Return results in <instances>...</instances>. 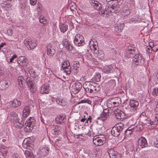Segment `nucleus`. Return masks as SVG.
<instances>
[{"label": "nucleus", "mask_w": 158, "mask_h": 158, "mask_svg": "<svg viewBox=\"0 0 158 158\" xmlns=\"http://www.w3.org/2000/svg\"><path fill=\"white\" fill-rule=\"evenodd\" d=\"M83 87L87 92L91 93H96L101 89L98 84L90 81L85 82L83 84Z\"/></svg>", "instance_id": "nucleus-1"}, {"label": "nucleus", "mask_w": 158, "mask_h": 158, "mask_svg": "<svg viewBox=\"0 0 158 158\" xmlns=\"http://www.w3.org/2000/svg\"><path fill=\"white\" fill-rule=\"evenodd\" d=\"M124 125L121 123L116 124L112 129L111 133L114 137L118 136L122 131Z\"/></svg>", "instance_id": "nucleus-2"}, {"label": "nucleus", "mask_w": 158, "mask_h": 158, "mask_svg": "<svg viewBox=\"0 0 158 158\" xmlns=\"http://www.w3.org/2000/svg\"><path fill=\"white\" fill-rule=\"evenodd\" d=\"M121 102L120 98L115 97L108 99L107 102V105L109 108H113L119 106Z\"/></svg>", "instance_id": "nucleus-3"}, {"label": "nucleus", "mask_w": 158, "mask_h": 158, "mask_svg": "<svg viewBox=\"0 0 158 158\" xmlns=\"http://www.w3.org/2000/svg\"><path fill=\"white\" fill-rule=\"evenodd\" d=\"M24 43L28 49H33L37 46V44L35 40L30 39H26L24 41Z\"/></svg>", "instance_id": "nucleus-4"}, {"label": "nucleus", "mask_w": 158, "mask_h": 158, "mask_svg": "<svg viewBox=\"0 0 158 158\" xmlns=\"http://www.w3.org/2000/svg\"><path fill=\"white\" fill-rule=\"evenodd\" d=\"M84 38L82 36L79 34H77L75 37L73 42L77 46H80L84 44Z\"/></svg>", "instance_id": "nucleus-5"}, {"label": "nucleus", "mask_w": 158, "mask_h": 158, "mask_svg": "<svg viewBox=\"0 0 158 158\" xmlns=\"http://www.w3.org/2000/svg\"><path fill=\"white\" fill-rule=\"evenodd\" d=\"M105 137H100L97 136H94L93 139V143L96 145L100 146L104 144L106 142Z\"/></svg>", "instance_id": "nucleus-6"}, {"label": "nucleus", "mask_w": 158, "mask_h": 158, "mask_svg": "<svg viewBox=\"0 0 158 158\" xmlns=\"http://www.w3.org/2000/svg\"><path fill=\"white\" fill-rule=\"evenodd\" d=\"M148 144L145 138L141 137L138 140V146L139 148H142L147 147Z\"/></svg>", "instance_id": "nucleus-7"}, {"label": "nucleus", "mask_w": 158, "mask_h": 158, "mask_svg": "<svg viewBox=\"0 0 158 158\" xmlns=\"http://www.w3.org/2000/svg\"><path fill=\"white\" fill-rule=\"evenodd\" d=\"M46 50L48 55L50 57L53 56L55 53V50L51 44H48L46 46Z\"/></svg>", "instance_id": "nucleus-8"}, {"label": "nucleus", "mask_w": 158, "mask_h": 158, "mask_svg": "<svg viewBox=\"0 0 158 158\" xmlns=\"http://www.w3.org/2000/svg\"><path fill=\"white\" fill-rule=\"evenodd\" d=\"M114 114L117 119H121L125 117V113L120 110L116 109L114 111Z\"/></svg>", "instance_id": "nucleus-9"}, {"label": "nucleus", "mask_w": 158, "mask_h": 158, "mask_svg": "<svg viewBox=\"0 0 158 158\" xmlns=\"http://www.w3.org/2000/svg\"><path fill=\"white\" fill-rule=\"evenodd\" d=\"M108 153L110 158H121V155L112 149L109 150Z\"/></svg>", "instance_id": "nucleus-10"}, {"label": "nucleus", "mask_w": 158, "mask_h": 158, "mask_svg": "<svg viewBox=\"0 0 158 158\" xmlns=\"http://www.w3.org/2000/svg\"><path fill=\"white\" fill-rule=\"evenodd\" d=\"M139 104V102L137 101L132 100L130 101L129 105L131 109L135 111L137 108Z\"/></svg>", "instance_id": "nucleus-11"}, {"label": "nucleus", "mask_w": 158, "mask_h": 158, "mask_svg": "<svg viewBox=\"0 0 158 158\" xmlns=\"http://www.w3.org/2000/svg\"><path fill=\"white\" fill-rule=\"evenodd\" d=\"M18 63L21 66H26L27 64V59L24 56H20L18 58Z\"/></svg>", "instance_id": "nucleus-12"}, {"label": "nucleus", "mask_w": 158, "mask_h": 158, "mask_svg": "<svg viewBox=\"0 0 158 158\" xmlns=\"http://www.w3.org/2000/svg\"><path fill=\"white\" fill-rule=\"evenodd\" d=\"M90 3L91 5L97 10H99L102 8L101 4L97 1L91 0Z\"/></svg>", "instance_id": "nucleus-13"}, {"label": "nucleus", "mask_w": 158, "mask_h": 158, "mask_svg": "<svg viewBox=\"0 0 158 158\" xmlns=\"http://www.w3.org/2000/svg\"><path fill=\"white\" fill-rule=\"evenodd\" d=\"M62 44L65 48L69 51H71L73 49L72 45L70 44L68 41V40L67 39L63 40L62 41Z\"/></svg>", "instance_id": "nucleus-14"}, {"label": "nucleus", "mask_w": 158, "mask_h": 158, "mask_svg": "<svg viewBox=\"0 0 158 158\" xmlns=\"http://www.w3.org/2000/svg\"><path fill=\"white\" fill-rule=\"evenodd\" d=\"M73 92L75 94L78 93L81 89L82 85L81 83L79 82H77L74 84V85L73 86Z\"/></svg>", "instance_id": "nucleus-15"}, {"label": "nucleus", "mask_w": 158, "mask_h": 158, "mask_svg": "<svg viewBox=\"0 0 158 158\" xmlns=\"http://www.w3.org/2000/svg\"><path fill=\"white\" fill-rule=\"evenodd\" d=\"M142 59L141 56L139 54H137L133 58V62L136 64H139V63L141 61Z\"/></svg>", "instance_id": "nucleus-16"}, {"label": "nucleus", "mask_w": 158, "mask_h": 158, "mask_svg": "<svg viewBox=\"0 0 158 158\" xmlns=\"http://www.w3.org/2000/svg\"><path fill=\"white\" fill-rule=\"evenodd\" d=\"M9 84L8 81L5 80H2L0 82V89L1 90H4L8 87Z\"/></svg>", "instance_id": "nucleus-17"}, {"label": "nucleus", "mask_w": 158, "mask_h": 158, "mask_svg": "<svg viewBox=\"0 0 158 158\" xmlns=\"http://www.w3.org/2000/svg\"><path fill=\"white\" fill-rule=\"evenodd\" d=\"M65 118L66 116L64 115H59L56 118L55 121L57 123H62L64 122Z\"/></svg>", "instance_id": "nucleus-18"}, {"label": "nucleus", "mask_w": 158, "mask_h": 158, "mask_svg": "<svg viewBox=\"0 0 158 158\" xmlns=\"http://www.w3.org/2000/svg\"><path fill=\"white\" fill-rule=\"evenodd\" d=\"M40 151L39 153L42 155L44 156H47L49 152V149L47 147H45L44 148H42L40 149Z\"/></svg>", "instance_id": "nucleus-19"}, {"label": "nucleus", "mask_w": 158, "mask_h": 158, "mask_svg": "<svg viewBox=\"0 0 158 158\" xmlns=\"http://www.w3.org/2000/svg\"><path fill=\"white\" fill-rule=\"evenodd\" d=\"M10 103V106L14 108H16L19 106L21 103L20 101L18 100L17 99H14L13 101L11 102Z\"/></svg>", "instance_id": "nucleus-20"}, {"label": "nucleus", "mask_w": 158, "mask_h": 158, "mask_svg": "<svg viewBox=\"0 0 158 158\" xmlns=\"http://www.w3.org/2000/svg\"><path fill=\"white\" fill-rule=\"evenodd\" d=\"M49 86L43 85L41 87L40 92L41 94H48L49 90Z\"/></svg>", "instance_id": "nucleus-21"}, {"label": "nucleus", "mask_w": 158, "mask_h": 158, "mask_svg": "<svg viewBox=\"0 0 158 158\" xmlns=\"http://www.w3.org/2000/svg\"><path fill=\"white\" fill-rule=\"evenodd\" d=\"M30 112V110L29 106H25L23 108V116L24 117H26L29 115Z\"/></svg>", "instance_id": "nucleus-22"}, {"label": "nucleus", "mask_w": 158, "mask_h": 158, "mask_svg": "<svg viewBox=\"0 0 158 158\" xmlns=\"http://www.w3.org/2000/svg\"><path fill=\"white\" fill-rule=\"evenodd\" d=\"M113 68L111 65L106 66L103 68V71L104 73H111L113 71L112 70Z\"/></svg>", "instance_id": "nucleus-23"}, {"label": "nucleus", "mask_w": 158, "mask_h": 158, "mask_svg": "<svg viewBox=\"0 0 158 158\" xmlns=\"http://www.w3.org/2000/svg\"><path fill=\"white\" fill-rule=\"evenodd\" d=\"M24 129L25 132H29L33 129V128H32L28 123H27L26 122Z\"/></svg>", "instance_id": "nucleus-24"}, {"label": "nucleus", "mask_w": 158, "mask_h": 158, "mask_svg": "<svg viewBox=\"0 0 158 158\" xmlns=\"http://www.w3.org/2000/svg\"><path fill=\"white\" fill-rule=\"evenodd\" d=\"M54 130V134L55 135H58L61 133L62 128L58 126H56Z\"/></svg>", "instance_id": "nucleus-25"}, {"label": "nucleus", "mask_w": 158, "mask_h": 158, "mask_svg": "<svg viewBox=\"0 0 158 158\" xmlns=\"http://www.w3.org/2000/svg\"><path fill=\"white\" fill-rule=\"evenodd\" d=\"M124 24L122 23L119 24L118 25L115 27V31L119 32L121 31L123 29Z\"/></svg>", "instance_id": "nucleus-26"}, {"label": "nucleus", "mask_w": 158, "mask_h": 158, "mask_svg": "<svg viewBox=\"0 0 158 158\" xmlns=\"http://www.w3.org/2000/svg\"><path fill=\"white\" fill-rule=\"evenodd\" d=\"M24 79L23 77L19 76L18 78V84L20 87H23V83Z\"/></svg>", "instance_id": "nucleus-27"}, {"label": "nucleus", "mask_w": 158, "mask_h": 158, "mask_svg": "<svg viewBox=\"0 0 158 158\" xmlns=\"http://www.w3.org/2000/svg\"><path fill=\"white\" fill-rule=\"evenodd\" d=\"M109 114V113H104L103 112H102V114H101V117L99 119L103 121H104L107 119Z\"/></svg>", "instance_id": "nucleus-28"}, {"label": "nucleus", "mask_w": 158, "mask_h": 158, "mask_svg": "<svg viewBox=\"0 0 158 158\" xmlns=\"http://www.w3.org/2000/svg\"><path fill=\"white\" fill-rule=\"evenodd\" d=\"M92 49L94 54H96V56H98L99 54L98 48L97 45L96 44L94 45L92 48H91Z\"/></svg>", "instance_id": "nucleus-29"}, {"label": "nucleus", "mask_w": 158, "mask_h": 158, "mask_svg": "<svg viewBox=\"0 0 158 158\" xmlns=\"http://www.w3.org/2000/svg\"><path fill=\"white\" fill-rule=\"evenodd\" d=\"M123 11V15L127 16L130 14V10L127 7L123 8L122 10Z\"/></svg>", "instance_id": "nucleus-30"}, {"label": "nucleus", "mask_w": 158, "mask_h": 158, "mask_svg": "<svg viewBox=\"0 0 158 158\" xmlns=\"http://www.w3.org/2000/svg\"><path fill=\"white\" fill-rule=\"evenodd\" d=\"M24 154L27 158H34L33 153L30 151L28 150L25 151Z\"/></svg>", "instance_id": "nucleus-31"}, {"label": "nucleus", "mask_w": 158, "mask_h": 158, "mask_svg": "<svg viewBox=\"0 0 158 158\" xmlns=\"http://www.w3.org/2000/svg\"><path fill=\"white\" fill-rule=\"evenodd\" d=\"M135 48L133 47H128L127 52L128 54H134L135 53Z\"/></svg>", "instance_id": "nucleus-32"}, {"label": "nucleus", "mask_w": 158, "mask_h": 158, "mask_svg": "<svg viewBox=\"0 0 158 158\" xmlns=\"http://www.w3.org/2000/svg\"><path fill=\"white\" fill-rule=\"evenodd\" d=\"M101 75L98 73H96L95 76L93 77V79L95 81L98 82L100 81Z\"/></svg>", "instance_id": "nucleus-33"}, {"label": "nucleus", "mask_w": 158, "mask_h": 158, "mask_svg": "<svg viewBox=\"0 0 158 158\" xmlns=\"http://www.w3.org/2000/svg\"><path fill=\"white\" fill-rule=\"evenodd\" d=\"M70 64L69 62L67 61H64L63 63H62V67L63 69L68 67V66H70Z\"/></svg>", "instance_id": "nucleus-34"}, {"label": "nucleus", "mask_w": 158, "mask_h": 158, "mask_svg": "<svg viewBox=\"0 0 158 158\" xmlns=\"http://www.w3.org/2000/svg\"><path fill=\"white\" fill-rule=\"evenodd\" d=\"M68 29V27L65 25L63 24L60 26V30L61 32H64Z\"/></svg>", "instance_id": "nucleus-35"}, {"label": "nucleus", "mask_w": 158, "mask_h": 158, "mask_svg": "<svg viewBox=\"0 0 158 158\" xmlns=\"http://www.w3.org/2000/svg\"><path fill=\"white\" fill-rule=\"evenodd\" d=\"M137 131H140L143 129V125L141 124H138L135 127V128Z\"/></svg>", "instance_id": "nucleus-36"}, {"label": "nucleus", "mask_w": 158, "mask_h": 158, "mask_svg": "<svg viewBox=\"0 0 158 158\" xmlns=\"http://www.w3.org/2000/svg\"><path fill=\"white\" fill-rule=\"evenodd\" d=\"M39 21L40 23L44 25H45L47 23L46 20L43 16L40 17Z\"/></svg>", "instance_id": "nucleus-37"}, {"label": "nucleus", "mask_w": 158, "mask_h": 158, "mask_svg": "<svg viewBox=\"0 0 158 158\" xmlns=\"http://www.w3.org/2000/svg\"><path fill=\"white\" fill-rule=\"evenodd\" d=\"M1 153L3 155H6L8 152V151L5 148H2L0 149Z\"/></svg>", "instance_id": "nucleus-38"}, {"label": "nucleus", "mask_w": 158, "mask_h": 158, "mask_svg": "<svg viewBox=\"0 0 158 158\" xmlns=\"http://www.w3.org/2000/svg\"><path fill=\"white\" fill-rule=\"evenodd\" d=\"M64 70V71L67 74H69L71 72V67L70 66H68V67L63 69Z\"/></svg>", "instance_id": "nucleus-39"}, {"label": "nucleus", "mask_w": 158, "mask_h": 158, "mask_svg": "<svg viewBox=\"0 0 158 158\" xmlns=\"http://www.w3.org/2000/svg\"><path fill=\"white\" fill-rule=\"evenodd\" d=\"M16 123V124H15V126L17 128H21L23 126V123H20L19 122Z\"/></svg>", "instance_id": "nucleus-40"}, {"label": "nucleus", "mask_w": 158, "mask_h": 158, "mask_svg": "<svg viewBox=\"0 0 158 158\" xmlns=\"http://www.w3.org/2000/svg\"><path fill=\"white\" fill-rule=\"evenodd\" d=\"M146 122L147 123H148L151 125H152L154 124H155L154 122L152 121L149 118H148L146 120Z\"/></svg>", "instance_id": "nucleus-41"}, {"label": "nucleus", "mask_w": 158, "mask_h": 158, "mask_svg": "<svg viewBox=\"0 0 158 158\" xmlns=\"http://www.w3.org/2000/svg\"><path fill=\"white\" fill-rule=\"evenodd\" d=\"M152 94L153 95L157 96L158 94V89L157 88H155L152 91Z\"/></svg>", "instance_id": "nucleus-42"}, {"label": "nucleus", "mask_w": 158, "mask_h": 158, "mask_svg": "<svg viewBox=\"0 0 158 158\" xmlns=\"http://www.w3.org/2000/svg\"><path fill=\"white\" fill-rule=\"evenodd\" d=\"M10 116L11 118V119H12L16 117H17L18 115L15 112H13L11 113Z\"/></svg>", "instance_id": "nucleus-43"}, {"label": "nucleus", "mask_w": 158, "mask_h": 158, "mask_svg": "<svg viewBox=\"0 0 158 158\" xmlns=\"http://www.w3.org/2000/svg\"><path fill=\"white\" fill-rule=\"evenodd\" d=\"M153 51V48H152L151 46H149L147 47V48L146 50L147 52L149 53H152Z\"/></svg>", "instance_id": "nucleus-44"}, {"label": "nucleus", "mask_w": 158, "mask_h": 158, "mask_svg": "<svg viewBox=\"0 0 158 158\" xmlns=\"http://www.w3.org/2000/svg\"><path fill=\"white\" fill-rule=\"evenodd\" d=\"M129 128H128L125 132V133L126 135H131L133 131L129 130Z\"/></svg>", "instance_id": "nucleus-45"}, {"label": "nucleus", "mask_w": 158, "mask_h": 158, "mask_svg": "<svg viewBox=\"0 0 158 158\" xmlns=\"http://www.w3.org/2000/svg\"><path fill=\"white\" fill-rule=\"evenodd\" d=\"M13 31L11 29L9 28L7 30V33L8 35L10 36L13 33Z\"/></svg>", "instance_id": "nucleus-46"}, {"label": "nucleus", "mask_w": 158, "mask_h": 158, "mask_svg": "<svg viewBox=\"0 0 158 158\" xmlns=\"http://www.w3.org/2000/svg\"><path fill=\"white\" fill-rule=\"evenodd\" d=\"M105 12H106V15H107V10H100V11H99V13L100 14H101L102 16H104V15L105 13Z\"/></svg>", "instance_id": "nucleus-47"}, {"label": "nucleus", "mask_w": 158, "mask_h": 158, "mask_svg": "<svg viewBox=\"0 0 158 158\" xmlns=\"http://www.w3.org/2000/svg\"><path fill=\"white\" fill-rule=\"evenodd\" d=\"M33 120H35V118L34 117H30V118L28 119L26 121V123H27L29 124L30 123V122H32V121H33Z\"/></svg>", "instance_id": "nucleus-48"}, {"label": "nucleus", "mask_w": 158, "mask_h": 158, "mask_svg": "<svg viewBox=\"0 0 158 158\" xmlns=\"http://www.w3.org/2000/svg\"><path fill=\"white\" fill-rule=\"evenodd\" d=\"M30 4L32 6L35 5L37 2V0H30Z\"/></svg>", "instance_id": "nucleus-49"}, {"label": "nucleus", "mask_w": 158, "mask_h": 158, "mask_svg": "<svg viewBox=\"0 0 158 158\" xmlns=\"http://www.w3.org/2000/svg\"><path fill=\"white\" fill-rule=\"evenodd\" d=\"M79 67L78 66H76V67H74L73 68V71L74 73H77L79 71Z\"/></svg>", "instance_id": "nucleus-50"}, {"label": "nucleus", "mask_w": 158, "mask_h": 158, "mask_svg": "<svg viewBox=\"0 0 158 158\" xmlns=\"http://www.w3.org/2000/svg\"><path fill=\"white\" fill-rule=\"evenodd\" d=\"M12 158H20L17 153H13L12 155Z\"/></svg>", "instance_id": "nucleus-51"}, {"label": "nucleus", "mask_w": 158, "mask_h": 158, "mask_svg": "<svg viewBox=\"0 0 158 158\" xmlns=\"http://www.w3.org/2000/svg\"><path fill=\"white\" fill-rule=\"evenodd\" d=\"M12 120H13V121L15 123H17V122H19V119L18 118V116L17 117H16L14 118L13 119H12Z\"/></svg>", "instance_id": "nucleus-52"}, {"label": "nucleus", "mask_w": 158, "mask_h": 158, "mask_svg": "<svg viewBox=\"0 0 158 158\" xmlns=\"http://www.w3.org/2000/svg\"><path fill=\"white\" fill-rule=\"evenodd\" d=\"M154 147L158 148V139H156V140L154 141Z\"/></svg>", "instance_id": "nucleus-53"}, {"label": "nucleus", "mask_w": 158, "mask_h": 158, "mask_svg": "<svg viewBox=\"0 0 158 158\" xmlns=\"http://www.w3.org/2000/svg\"><path fill=\"white\" fill-rule=\"evenodd\" d=\"M33 121H32V122H30V123L29 124L31 127L32 128L33 127L35 126V120H33Z\"/></svg>", "instance_id": "nucleus-54"}, {"label": "nucleus", "mask_w": 158, "mask_h": 158, "mask_svg": "<svg viewBox=\"0 0 158 158\" xmlns=\"http://www.w3.org/2000/svg\"><path fill=\"white\" fill-rule=\"evenodd\" d=\"M155 118L156 119L154 122L155 123V124H156L157 123V122H158V114H156Z\"/></svg>", "instance_id": "nucleus-55"}, {"label": "nucleus", "mask_w": 158, "mask_h": 158, "mask_svg": "<svg viewBox=\"0 0 158 158\" xmlns=\"http://www.w3.org/2000/svg\"><path fill=\"white\" fill-rule=\"evenodd\" d=\"M61 104H60V105L61 106H65L66 105V102L63 100H61Z\"/></svg>", "instance_id": "nucleus-56"}, {"label": "nucleus", "mask_w": 158, "mask_h": 158, "mask_svg": "<svg viewBox=\"0 0 158 158\" xmlns=\"http://www.w3.org/2000/svg\"><path fill=\"white\" fill-rule=\"evenodd\" d=\"M87 101V99L86 100H83L81 101V102H79L78 103V104H79L81 103H86V102Z\"/></svg>", "instance_id": "nucleus-57"}, {"label": "nucleus", "mask_w": 158, "mask_h": 158, "mask_svg": "<svg viewBox=\"0 0 158 158\" xmlns=\"http://www.w3.org/2000/svg\"><path fill=\"white\" fill-rule=\"evenodd\" d=\"M74 64L76 65V66L79 67V62L78 61H76L74 62Z\"/></svg>", "instance_id": "nucleus-58"}, {"label": "nucleus", "mask_w": 158, "mask_h": 158, "mask_svg": "<svg viewBox=\"0 0 158 158\" xmlns=\"http://www.w3.org/2000/svg\"><path fill=\"white\" fill-rule=\"evenodd\" d=\"M103 112L104 113H109V110L108 109H105L103 110Z\"/></svg>", "instance_id": "nucleus-59"}, {"label": "nucleus", "mask_w": 158, "mask_h": 158, "mask_svg": "<svg viewBox=\"0 0 158 158\" xmlns=\"http://www.w3.org/2000/svg\"><path fill=\"white\" fill-rule=\"evenodd\" d=\"M61 100H60L59 99L57 100L56 101V102L57 103V104H59V105H60V104H61Z\"/></svg>", "instance_id": "nucleus-60"}, {"label": "nucleus", "mask_w": 158, "mask_h": 158, "mask_svg": "<svg viewBox=\"0 0 158 158\" xmlns=\"http://www.w3.org/2000/svg\"><path fill=\"white\" fill-rule=\"evenodd\" d=\"M4 45H6V44L5 43H2L0 44V50H1V48L4 47Z\"/></svg>", "instance_id": "nucleus-61"}, {"label": "nucleus", "mask_w": 158, "mask_h": 158, "mask_svg": "<svg viewBox=\"0 0 158 158\" xmlns=\"http://www.w3.org/2000/svg\"><path fill=\"white\" fill-rule=\"evenodd\" d=\"M26 6V5L25 3H23L21 6H20V7L22 9H24L25 8V7Z\"/></svg>", "instance_id": "nucleus-62"}, {"label": "nucleus", "mask_w": 158, "mask_h": 158, "mask_svg": "<svg viewBox=\"0 0 158 158\" xmlns=\"http://www.w3.org/2000/svg\"><path fill=\"white\" fill-rule=\"evenodd\" d=\"M88 121H89L90 123H91V118H90V116H89V118H88V119H86V122H88Z\"/></svg>", "instance_id": "nucleus-63"}, {"label": "nucleus", "mask_w": 158, "mask_h": 158, "mask_svg": "<svg viewBox=\"0 0 158 158\" xmlns=\"http://www.w3.org/2000/svg\"><path fill=\"white\" fill-rule=\"evenodd\" d=\"M152 48H153V51H154V52H156L158 50V48H156L154 47H153Z\"/></svg>", "instance_id": "nucleus-64"}]
</instances>
